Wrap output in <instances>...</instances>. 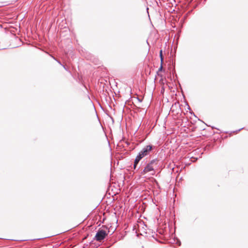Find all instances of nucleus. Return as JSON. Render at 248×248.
<instances>
[{
  "instance_id": "20e7f679",
  "label": "nucleus",
  "mask_w": 248,
  "mask_h": 248,
  "mask_svg": "<svg viewBox=\"0 0 248 248\" xmlns=\"http://www.w3.org/2000/svg\"><path fill=\"white\" fill-rule=\"evenodd\" d=\"M142 158L139 155H137V156L136 157V158L135 159V161H134V162L135 163H139V162H140V161L142 159Z\"/></svg>"
},
{
  "instance_id": "f257e3e1",
  "label": "nucleus",
  "mask_w": 248,
  "mask_h": 248,
  "mask_svg": "<svg viewBox=\"0 0 248 248\" xmlns=\"http://www.w3.org/2000/svg\"><path fill=\"white\" fill-rule=\"evenodd\" d=\"M158 160L157 158L153 159L150 161L141 172V174L143 175L149 173L151 175H155V169L158 166Z\"/></svg>"
},
{
  "instance_id": "9d476101",
  "label": "nucleus",
  "mask_w": 248,
  "mask_h": 248,
  "mask_svg": "<svg viewBox=\"0 0 248 248\" xmlns=\"http://www.w3.org/2000/svg\"><path fill=\"white\" fill-rule=\"evenodd\" d=\"M187 109H190V107H189V106L188 105Z\"/></svg>"
},
{
  "instance_id": "6e6552de",
  "label": "nucleus",
  "mask_w": 248,
  "mask_h": 248,
  "mask_svg": "<svg viewBox=\"0 0 248 248\" xmlns=\"http://www.w3.org/2000/svg\"><path fill=\"white\" fill-rule=\"evenodd\" d=\"M162 69H163V67H162V64H161V66L160 67H159V68L158 69V71H161L162 70Z\"/></svg>"
},
{
  "instance_id": "0eeeda50",
  "label": "nucleus",
  "mask_w": 248,
  "mask_h": 248,
  "mask_svg": "<svg viewBox=\"0 0 248 248\" xmlns=\"http://www.w3.org/2000/svg\"><path fill=\"white\" fill-rule=\"evenodd\" d=\"M137 165H138V163L134 162V166H133L134 169L135 170L136 169Z\"/></svg>"
},
{
  "instance_id": "7ed1b4c3",
  "label": "nucleus",
  "mask_w": 248,
  "mask_h": 248,
  "mask_svg": "<svg viewBox=\"0 0 248 248\" xmlns=\"http://www.w3.org/2000/svg\"><path fill=\"white\" fill-rule=\"evenodd\" d=\"M107 234H108L105 231L103 230H99L96 233L94 239L98 241H101L106 237Z\"/></svg>"
},
{
  "instance_id": "423d86ee",
  "label": "nucleus",
  "mask_w": 248,
  "mask_h": 248,
  "mask_svg": "<svg viewBox=\"0 0 248 248\" xmlns=\"http://www.w3.org/2000/svg\"><path fill=\"white\" fill-rule=\"evenodd\" d=\"M56 60V61H57V62L59 64H61V65H62V66L63 67V68H64L66 70H67V69L66 68V67H65V66H64V65H62L60 61H58V60Z\"/></svg>"
},
{
  "instance_id": "1a4fd4ad",
  "label": "nucleus",
  "mask_w": 248,
  "mask_h": 248,
  "mask_svg": "<svg viewBox=\"0 0 248 248\" xmlns=\"http://www.w3.org/2000/svg\"><path fill=\"white\" fill-rule=\"evenodd\" d=\"M242 129H243V128H240V129H238L237 131H236V132L240 131Z\"/></svg>"
},
{
  "instance_id": "f03ea898",
  "label": "nucleus",
  "mask_w": 248,
  "mask_h": 248,
  "mask_svg": "<svg viewBox=\"0 0 248 248\" xmlns=\"http://www.w3.org/2000/svg\"><path fill=\"white\" fill-rule=\"evenodd\" d=\"M155 147L152 145L145 146L139 153L138 155L142 158L150 154Z\"/></svg>"
},
{
  "instance_id": "39448f33",
  "label": "nucleus",
  "mask_w": 248,
  "mask_h": 248,
  "mask_svg": "<svg viewBox=\"0 0 248 248\" xmlns=\"http://www.w3.org/2000/svg\"><path fill=\"white\" fill-rule=\"evenodd\" d=\"M159 56L161 59V63L163 62V54H162V50H161L159 52Z\"/></svg>"
}]
</instances>
